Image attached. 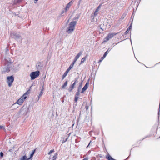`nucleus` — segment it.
Instances as JSON below:
<instances>
[{
	"label": "nucleus",
	"mask_w": 160,
	"mask_h": 160,
	"mask_svg": "<svg viewBox=\"0 0 160 160\" xmlns=\"http://www.w3.org/2000/svg\"><path fill=\"white\" fill-rule=\"evenodd\" d=\"M54 152V150L53 149H52V150H50V151H49V152L48 153V154L49 155H50V154L51 153L53 152Z\"/></svg>",
	"instance_id": "obj_24"
},
{
	"label": "nucleus",
	"mask_w": 160,
	"mask_h": 160,
	"mask_svg": "<svg viewBox=\"0 0 160 160\" xmlns=\"http://www.w3.org/2000/svg\"><path fill=\"white\" fill-rule=\"evenodd\" d=\"M0 156H1V157H2L3 156V153L2 152H0Z\"/></svg>",
	"instance_id": "obj_33"
},
{
	"label": "nucleus",
	"mask_w": 160,
	"mask_h": 160,
	"mask_svg": "<svg viewBox=\"0 0 160 160\" xmlns=\"http://www.w3.org/2000/svg\"><path fill=\"white\" fill-rule=\"evenodd\" d=\"M72 3L73 2L72 1H71L68 3L65 8L64 10L62 11L61 13V14H62L64 12H67V11L69 10L70 7L72 5Z\"/></svg>",
	"instance_id": "obj_6"
},
{
	"label": "nucleus",
	"mask_w": 160,
	"mask_h": 160,
	"mask_svg": "<svg viewBox=\"0 0 160 160\" xmlns=\"http://www.w3.org/2000/svg\"><path fill=\"white\" fill-rule=\"evenodd\" d=\"M77 23L76 21L71 22L69 25L66 29V32L68 34L72 33L74 31L75 26Z\"/></svg>",
	"instance_id": "obj_1"
},
{
	"label": "nucleus",
	"mask_w": 160,
	"mask_h": 160,
	"mask_svg": "<svg viewBox=\"0 0 160 160\" xmlns=\"http://www.w3.org/2000/svg\"><path fill=\"white\" fill-rule=\"evenodd\" d=\"M34 150L32 152V153L30 154V157L29 158H30V159L33 156V154H34Z\"/></svg>",
	"instance_id": "obj_26"
},
{
	"label": "nucleus",
	"mask_w": 160,
	"mask_h": 160,
	"mask_svg": "<svg viewBox=\"0 0 160 160\" xmlns=\"http://www.w3.org/2000/svg\"><path fill=\"white\" fill-rule=\"evenodd\" d=\"M9 68L8 67H7L5 68V69L4 70V69H3V72H8L9 71Z\"/></svg>",
	"instance_id": "obj_18"
},
{
	"label": "nucleus",
	"mask_w": 160,
	"mask_h": 160,
	"mask_svg": "<svg viewBox=\"0 0 160 160\" xmlns=\"http://www.w3.org/2000/svg\"><path fill=\"white\" fill-rule=\"evenodd\" d=\"M25 108H24L23 107H22V108H21V109L19 110V111L18 112V113H17V114L18 115H20L21 113H22L23 112H24V109Z\"/></svg>",
	"instance_id": "obj_13"
},
{
	"label": "nucleus",
	"mask_w": 160,
	"mask_h": 160,
	"mask_svg": "<svg viewBox=\"0 0 160 160\" xmlns=\"http://www.w3.org/2000/svg\"><path fill=\"white\" fill-rule=\"evenodd\" d=\"M57 153H56L55 155H54L53 157V159L55 160L57 158Z\"/></svg>",
	"instance_id": "obj_27"
},
{
	"label": "nucleus",
	"mask_w": 160,
	"mask_h": 160,
	"mask_svg": "<svg viewBox=\"0 0 160 160\" xmlns=\"http://www.w3.org/2000/svg\"><path fill=\"white\" fill-rule=\"evenodd\" d=\"M30 158H27V157L26 155L23 156L22 157L20 160H29Z\"/></svg>",
	"instance_id": "obj_16"
},
{
	"label": "nucleus",
	"mask_w": 160,
	"mask_h": 160,
	"mask_svg": "<svg viewBox=\"0 0 160 160\" xmlns=\"http://www.w3.org/2000/svg\"><path fill=\"white\" fill-rule=\"evenodd\" d=\"M67 139H68V138H66L65 139V141H63L62 143H63L65 142H66L67 140Z\"/></svg>",
	"instance_id": "obj_39"
},
{
	"label": "nucleus",
	"mask_w": 160,
	"mask_h": 160,
	"mask_svg": "<svg viewBox=\"0 0 160 160\" xmlns=\"http://www.w3.org/2000/svg\"><path fill=\"white\" fill-rule=\"evenodd\" d=\"M88 83L87 82L83 87L81 91V92L83 93L87 89L88 87Z\"/></svg>",
	"instance_id": "obj_10"
},
{
	"label": "nucleus",
	"mask_w": 160,
	"mask_h": 160,
	"mask_svg": "<svg viewBox=\"0 0 160 160\" xmlns=\"http://www.w3.org/2000/svg\"><path fill=\"white\" fill-rule=\"evenodd\" d=\"M43 92L40 91V92L39 95L38 97V100H39L40 98L42 95L43 94Z\"/></svg>",
	"instance_id": "obj_20"
},
{
	"label": "nucleus",
	"mask_w": 160,
	"mask_h": 160,
	"mask_svg": "<svg viewBox=\"0 0 160 160\" xmlns=\"http://www.w3.org/2000/svg\"><path fill=\"white\" fill-rule=\"evenodd\" d=\"M78 98L76 97L75 98V101L76 102H77L78 100Z\"/></svg>",
	"instance_id": "obj_35"
},
{
	"label": "nucleus",
	"mask_w": 160,
	"mask_h": 160,
	"mask_svg": "<svg viewBox=\"0 0 160 160\" xmlns=\"http://www.w3.org/2000/svg\"><path fill=\"white\" fill-rule=\"evenodd\" d=\"M29 109V107H28V108L27 112H30V110Z\"/></svg>",
	"instance_id": "obj_37"
},
{
	"label": "nucleus",
	"mask_w": 160,
	"mask_h": 160,
	"mask_svg": "<svg viewBox=\"0 0 160 160\" xmlns=\"http://www.w3.org/2000/svg\"><path fill=\"white\" fill-rule=\"evenodd\" d=\"M20 36L19 35H15L14 37L15 39H17L19 38Z\"/></svg>",
	"instance_id": "obj_28"
},
{
	"label": "nucleus",
	"mask_w": 160,
	"mask_h": 160,
	"mask_svg": "<svg viewBox=\"0 0 160 160\" xmlns=\"http://www.w3.org/2000/svg\"><path fill=\"white\" fill-rule=\"evenodd\" d=\"M103 58V57H102V58L99 60V62H101L102 60L104 58Z\"/></svg>",
	"instance_id": "obj_31"
},
{
	"label": "nucleus",
	"mask_w": 160,
	"mask_h": 160,
	"mask_svg": "<svg viewBox=\"0 0 160 160\" xmlns=\"http://www.w3.org/2000/svg\"><path fill=\"white\" fill-rule=\"evenodd\" d=\"M159 138H160V137H159Z\"/></svg>",
	"instance_id": "obj_43"
},
{
	"label": "nucleus",
	"mask_w": 160,
	"mask_h": 160,
	"mask_svg": "<svg viewBox=\"0 0 160 160\" xmlns=\"http://www.w3.org/2000/svg\"><path fill=\"white\" fill-rule=\"evenodd\" d=\"M77 82V80H76L74 83L70 86L69 88L68 89V91L69 92H71L72 90L74 88V86Z\"/></svg>",
	"instance_id": "obj_7"
},
{
	"label": "nucleus",
	"mask_w": 160,
	"mask_h": 160,
	"mask_svg": "<svg viewBox=\"0 0 160 160\" xmlns=\"http://www.w3.org/2000/svg\"><path fill=\"white\" fill-rule=\"evenodd\" d=\"M108 51H109V49H108L107 51H106V52H105V53L103 56V58H105V57H106V56L108 54Z\"/></svg>",
	"instance_id": "obj_21"
},
{
	"label": "nucleus",
	"mask_w": 160,
	"mask_h": 160,
	"mask_svg": "<svg viewBox=\"0 0 160 160\" xmlns=\"http://www.w3.org/2000/svg\"><path fill=\"white\" fill-rule=\"evenodd\" d=\"M82 52H79L78 54L76 56L74 59V62H76L77 60L78 59L80 56L82 54Z\"/></svg>",
	"instance_id": "obj_12"
},
{
	"label": "nucleus",
	"mask_w": 160,
	"mask_h": 160,
	"mask_svg": "<svg viewBox=\"0 0 160 160\" xmlns=\"http://www.w3.org/2000/svg\"><path fill=\"white\" fill-rule=\"evenodd\" d=\"M27 92H26L24 94H23V95L15 103L12 105V106L15 105L16 103L20 105H21L22 104V103L24 102V100L27 98L26 95H27Z\"/></svg>",
	"instance_id": "obj_2"
},
{
	"label": "nucleus",
	"mask_w": 160,
	"mask_h": 160,
	"mask_svg": "<svg viewBox=\"0 0 160 160\" xmlns=\"http://www.w3.org/2000/svg\"><path fill=\"white\" fill-rule=\"evenodd\" d=\"M129 32V30H128V29H127V30H126V31L125 32V33L126 34H127V33H128Z\"/></svg>",
	"instance_id": "obj_34"
},
{
	"label": "nucleus",
	"mask_w": 160,
	"mask_h": 160,
	"mask_svg": "<svg viewBox=\"0 0 160 160\" xmlns=\"http://www.w3.org/2000/svg\"><path fill=\"white\" fill-rule=\"evenodd\" d=\"M80 17L79 15H77L74 18V20L78 19Z\"/></svg>",
	"instance_id": "obj_25"
},
{
	"label": "nucleus",
	"mask_w": 160,
	"mask_h": 160,
	"mask_svg": "<svg viewBox=\"0 0 160 160\" xmlns=\"http://www.w3.org/2000/svg\"><path fill=\"white\" fill-rule=\"evenodd\" d=\"M0 129H4L5 128L4 126L0 125Z\"/></svg>",
	"instance_id": "obj_29"
},
{
	"label": "nucleus",
	"mask_w": 160,
	"mask_h": 160,
	"mask_svg": "<svg viewBox=\"0 0 160 160\" xmlns=\"http://www.w3.org/2000/svg\"><path fill=\"white\" fill-rule=\"evenodd\" d=\"M14 80V77L12 76H8L7 78V82L8 86L10 87Z\"/></svg>",
	"instance_id": "obj_5"
},
{
	"label": "nucleus",
	"mask_w": 160,
	"mask_h": 160,
	"mask_svg": "<svg viewBox=\"0 0 160 160\" xmlns=\"http://www.w3.org/2000/svg\"><path fill=\"white\" fill-rule=\"evenodd\" d=\"M39 74L40 72L39 71L31 72L30 75L31 80H34L37 77H38Z\"/></svg>",
	"instance_id": "obj_3"
},
{
	"label": "nucleus",
	"mask_w": 160,
	"mask_h": 160,
	"mask_svg": "<svg viewBox=\"0 0 160 160\" xmlns=\"http://www.w3.org/2000/svg\"><path fill=\"white\" fill-rule=\"evenodd\" d=\"M96 15H94L92 14L91 16V21L92 22H96L97 21V19H95Z\"/></svg>",
	"instance_id": "obj_11"
},
{
	"label": "nucleus",
	"mask_w": 160,
	"mask_h": 160,
	"mask_svg": "<svg viewBox=\"0 0 160 160\" xmlns=\"http://www.w3.org/2000/svg\"><path fill=\"white\" fill-rule=\"evenodd\" d=\"M74 62V61H73V63H72L70 66L69 67L70 68H71V69L73 67L75 63V62Z\"/></svg>",
	"instance_id": "obj_22"
},
{
	"label": "nucleus",
	"mask_w": 160,
	"mask_h": 160,
	"mask_svg": "<svg viewBox=\"0 0 160 160\" xmlns=\"http://www.w3.org/2000/svg\"><path fill=\"white\" fill-rule=\"evenodd\" d=\"M38 0H34L35 1H36V2L38 1ZM35 3H36V2H35Z\"/></svg>",
	"instance_id": "obj_42"
},
{
	"label": "nucleus",
	"mask_w": 160,
	"mask_h": 160,
	"mask_svg": "<svg viewBox=\"0 0 160 160\" xmlns=\"http://www.w3.org/2000/svg\"><path fill=\"white\" fill-rule=\"evenodd\" d=\"M87 55L85 57L82 58V59L81 62H80L81 64L83 63L86 60V59L87 58Z\"/></svg>",
	"instance_id": "obj_17"
},
{
	"label": "nucleus",
	"mask_w": 160,
	"mask_h": 160,
	"mask_svg": "<svg viewBox=\"0 0 160 160\" xmlns=\"http://www.w3.org/2000/svg\"><path fill=\"white\" fill-rule=\"evenodd\" d=\"M106 158L109 160H115L108 154L106 156Z\"/></svg>",
	"instance_id": "obj_14"
},
{
	"label": "nucleus",
	"mask_w": 160,
	"mask_h": 160,
	"mask_svg": "<svg viewBox=\"0 0 160 160\" xmlns=\"http://www.w3.org/2000/svg\"><path fill=\"white\" fill-rule=\"evenodd\" d=\"M71 69V68H70L69 67L67 69L66 71L64 73L63 75L62 76V79L63 80L64 78L66 77V76L67 75V74H68V72Z\"/></svg>",
	"instance_id": "obj_9"
},
{
	"label": "nucleus",
	"mask_w": 160,
	"mask_h": 160,
	"mask_svg": "<svg viewBox=\"0 0 160 160\" xmlns=\"http://www.w3.org/2000/svg\"><path fill=\"white\" fill-rule=\"evenodd\" d=\"M117 33H110L104 39V42H106L108 41L109 40L112 38Z\"/></svg>",
	"instance_id": "obj_4"
},
{
	"label": "nucleus",
	"mask_w": 160,
	"mask_h": 160,
	"mask_svg": "<svg viewBox=\"0 0 160 160\" xmlns=\"http://www.w3.org/2000/svg\"><path fill=\"white\" fill-rule=\"evenodd\" d=\"M42 67V65L40 62L38 63L37 64V68L38 69H39L41 68Z\"/></svg>",
	"instance_id": "obj_15"
},
{
	"label": "nucleus",
	"mask_w": 160,
	"mask_h": 160,
	"mask_svg": "<svg viewBox=\"0 0 160 160\" xmlns=\"http://www.w3.org/2000/svg\"><path fill=\"white\" fill-rule=\"evenodd\" d=\"M132 28V24L130 25L129 27L127 29H128V30H130Z\"/></svg>",
	"instance_id": "obj_30"
},
{
	"label": "nucleus",
	"mask_w": 160,
	"mask_h": 160,
	"mask_svg": "<svg viewBox=\"0 0 160 160\" xmlns=\"http://www.w3.org/2000/svg\"><path fill=\"white\" fill-rule=\"evenodd\" d=\"M67 84H68V81H66L65 83H64V85H63V86H62V88H65V87L67 86Z\"/></svg>",
	"instance_id": "obj_19"
},
{
	"label": "nucleus",
	"mask_w": 160,
	"mask_h": 160,
	"mask_svg": "<svg viewBox=\"0 0 160 160\" xmlns=\"http://www.w3.org/2000/svg\"><path fill=\"white\" fill-rule=\"evenodd\" d=\"M88 158H85L83 159L82 160H88Z\"/></svg>",
	"instance_id": "obj_40"
},
{
	"label": "nucleus",
	"mask_w": 160,
	"mask_h": 160,
	"mask_svg": "<svg viewBox=\"0 0 160 160\" xmlns=\"http://www.w3.org/2000/svg\"><path fill=\"white\" fill-rule=\"evenodd\" d=\"M99 27H100V29H101L102 30V31H103V30L102 29V28L101 27V26H99Z\"/></svg>",
	"instance_id": "obj_41"
},
{
	"label": "nucleus",
	"mask_w": 160,
	"mask_h": 160,
	"mask_svg": "<svg viewBox=\"0 0 160 160\" xmlns=\"http://www.w3.org/2000/svg\"><path fill=\"white\" fill-rule=\"evenodd\" d=\"M21 0H14V3L15 4H16L20 2Z\"/></svg>",
	"instance_id": "obj_23"
},
{
	"label": "nucleus",
	"mask_w": 160,
	"mask_h": 160,
	"mask_svg": "<svg viewBox=\"0 0 160 160\" xmlns=\"http://www.w3.org/2000/svg\"><path fill=\"white\" fill-rule=\"evenodd\" d=\"M44 90V88L43 87H42L41 90V91H42V92H43Z\"/></svg>",
	"instance_id": "obj_38"
},
{
	"label": "nucleus",
	"mask_w": 160,
	"mask_h": 160,
	"mask_svg": "<svg viewBox=\"0 0 160 160\" xmlns=\"http://www.w3.org/2000/svg\"><path fill=\"white\" fill-rule=\"evenodd\" d=\"M91 141H90V142H89V144H88V145L87 146V148H88V147H89V146L90 145V144H91Z\"/></svg>",
	"instance_id": "obj_36"
},
{
	"label": "nucleus",
	"mask_w": 160,
	"mask_h": 160,
	"mask_svg": "<svg viewBox=\"0 0 160 160\" xmlns=\"http://www.w3.org/2000/svg\"><path fill=\"white\" fill-rule=\"evenodd\" d=\"M126 15V14L123 15L122 16L121 18H122V19H123L124 18V17Z\"/></svg>",
	"instance_id": "obj_32"
},
{
	"label": "nucleus",
	"mask_w": 160,
	"mask_h": 160,
	"mask_svg": "<svg viewBox=\"0 0 160 160\" xmlns=\"http://www.w3.org/2000/svg\"><path fill=\"white\" fill-rule=\"evenodd\" d=\"M100 8H101V7L99 5V6L95 10V11L92 14H93L94 15L97 16L98 14V12L100 11Z\"/></svg>",
	"instance_id": "obj_8"
}]
</instances>
